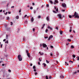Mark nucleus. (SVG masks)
Wrapping results in <instances>:
<instances>
[{"mask_svg":"<svg viewBox=\"0 0 79 79\" xmlns=\"http://www.w3.org/2000/svg\"><path fill=\"white\" fill-rule=\"evenodd\" d=\"M74 16H75L74 18L75 19H76V18H77V19H79V16L78 15V14L76 13V11L74 13V15L72 16H71V15H69V18H72V17H73Z\"/></svg>","mask_w":79,"mask_h":79,"instance_id":"1","label":"nucleus"},{"mask_svg":"<svg viewBox=\"0 0 79 79\" xmlns=\"http://www.w3.org/2000/svg\"><path fill=\"white\" fill-rule=\"evenodd\" d=\"M18 59L19 60V61H21L22 60V57L20 55H18Z\"/></svg>","mask_w":79,"mask_h":79,"instance_id":"2","label":"nucleus"},{"mask_svg":"<svg viewBox=\"0 0 79 79\" xmlns=\"http://www.w3.org/2000/svg\"><path fill=\"white\" fill-rule=\"evenodd\" d=\"M77 73H78L77 72L75 71L74 72H73V73L72 74V75L73 76H75L77 75Z\"/></svg>","mask_w":79,"mask_h":79,"instance_id":"3","label":"nucleus"},{"mask_svg":"<svg viewBox=\"0 0 79 79\" xmlns=\"http://www.w3.org/2000/svg\"><path fill=\"white\" fill-rule=\"evenodd\" d=\"M42 46L44 48H46L47 47V45L44 43H43L42 44Z\"/></svg>","mask_w":79,"mask_h":79,"instance_id":"4","label":"nucleus"},{"mask_svg":"<svg viewBox=\"0 0 79 79\" xmlns=\"http://www.w3.org/2000/svg\"><path fill=\"white\" fill-rule=\"evenodd\" d=\"M53 37L52 35H51L49 36V38H48V40H49L51 39Z\"/></svg>","mask_w":79,"mask_h":79,"instance_id":"5","label":"nucleus"},{"mask_svg":"<svg viewBox=\"0 0 79 79\" xmlns=\"http://www.w3.org/2000/svg\"><path fill=\"white\" fill-rule=\"evenodd\" d=\"M57 16H58L59 17V18L60 19H62V15L61 14H58L57 15Z\"/></svg>","mask_w":79,"mask_h":79,"instance_id":"6","label":"nucleus"},{"mask_svg":"<svg viewBox=\"0 0 79 79\" xmlns=\"http://www.w3.org/2000/svg\"><path fill=\"white\" fill-rule=\"evenodd\" d=\"M61 6H62V7L64 8L66 7V5L65 4H61Z\"/></svg>","mask_w":79,"mask_h":79,"instance_id":"7","label":"nucleus"},{"mask_svg":"<svg viewBox=\"0 0 79 79\" xmlns=\"http://www.w3.org/2000/svg\"><path fill=\"white\" fill-rule=\"evenodd\" d=\"M48 29H50L51 30H52V27H50V26H48V27H47Z\"/></svg>","mask_w":79,"mask_h":79,"instance_id":"8","label":"nucleus"},{"mask_svg":"<svg viewBox=\"0 0 79 79\" xmlns=\"http://www.w3.org/2000/svg\"><path fill=\"white\" fill-rule=\"evenodd\" d=\"M60 78H61L63 79V78H64V77L63 75H61L60 76Z\"/></svg>","mask_w":79,"mask_h":79,"instance_id":"9","label":"nucleus"},{"mask_svg":"<svg viewBox=\"0 0 79 79\" xmlns=\"http://www.w3.org/2000/svg\"><path fill=\"white\" fill-rule=\"evenodd\" d=\"M27 56H28V57L30 58V53H27Z\"/></svg>","mask_w":79,"mask_h":79,"instance_id":"10","label":"nucleus"},{"mask_svg":"<svg viewBox=\"0 0 79 79\" xmlns=\"http://www.w3.org/2000/svg\"><path fill=\"white\" fill-rule=\"evenodd\" d=\"M34 18L33 17H32L31 18V23H33V22L34 21Z\"/></svg>","mask_w":79,"mask_h":79,"instance_id":"11","label":"nucleus"},{"mask_svg":"<svg viewBox=\"0 0 79 79\" xmlns=\"http://www.w3.org/2000/svg\"><path fill=\"white\" fill-rule=\"evenodd\" d=\"M49 16H48L46 18V20H47V21H49Z\"/></svg>","mask_w":79,"mask_h":79,"instance_id":"12","label":"nucleus"},{"mask_svg":"<svg viewBox=\"0 0 79 79\" xmlns=\"http://www.w3.org/2000/svg\"><path fill=\"white\" fill-rule=\"evenodd\" d=\"M45 25V24H43V27H42V29H43L44 28Z\"/></svg>","mask_w":79,"mask_h":79,"instance_id":"13","label":"nucleus"},{"mask_svg":"<svg viewBox=\"0 0 79 79\" xmlns=\"http://www.w3.org/2000/svg\"><path fill=\"white\" fill-rule=\"evenodd\" d=\"M70 30L69 31V32H72V27H70Z\"/></svg>","mask_w":79,"mask_h":79,"instance_id":"14","label":"nucleus"},{"mask_svg":"<svg viewBox=\"0 0 79 79\" xmlns=\"http://www.w3.org/2000/svg\"><path fill=\"white\" fill-rule=\"evenodd\" d=\"M4 55L6 58H7V56H8V55H6V54H4Z\"/></svg>","mask_w":79,"mask_h":79,"instance_id":"15","label":"nucleus"},{"mask_svg":"<svg viewBox=\"0 0 79 79\" xmlns=\"http://www.w3.org/2000/svg\"><path fill=\"white\" fill-rule=\"evenodd\" d=\"M55 3H58V1L57 0H55Z\"/></svg>","mask_w":79,"mask_h":79,"instance_id":"16","label":"nucleus"},{"mask_svg":"<svg viewBox=\"0 0 79 79\" xmlns=\"http://www.w3.org/2000/svg\"><path fill=\"white\" fill-rule=\"evenodd\" d=\"M39 54H40V55H43L44 54L43 53H41V52H39Z\"/></svg>","mask_w":79,"mask_h":79,"instance_id":"17","label":"nucleus"},{"mask_svg":"<svg viewBox=\"0 0 79 79\" xmlns=\"http://www.w3.org/2000/svg\"><path fill=\"white\" fill-rule=\"evenodd\" d=\"M71 49L74 48V46H73V45L71 46Z\"/></svg>","mask_w":79,"mask_h":79,"instance_id":"18","label":"nucleus"},{"mask_svg":"<svg viewBox=\"0 0 79 79\" xmlns=\"http://www.w3.org/2000/svg\"><path fill=\"white\" fill-rule=\"evenodd\" d=\"M43 64H44V67H45L46 66V64L45 63H43Z\"/></svg>","mask_w":79,"mask_h":79,"instance_id":"19","label":"nucleus"},{"mask_svg":"<svg viewBox=\"0 0 79 79\" xmlns=\"http://www.w3.org/2000/svg\"><path fill=\"white\" fill-rule=\"evenodd\" d=\"M36 10H33V13H34V14H35V13H36Z\"/></svg>","mask_w":79,"mask_h":79,"instance_id":"20","label":"nucleus"},{"mask_svg":"<svg viewBox=\"0 0 79 79\" xmlns=\"http://www.w3.org/2000/svg\"><path fill=\"white\" fill-rule=\"evenodd\" d=\"M49 2H50V3L52 4H53V2H52V1H49Z\"/></svg>","mask_w":79,"mask_h":79,"instance_id":"21","label":"nucleus"},{"mask_svg":"<svg viewBox=\"0 0 79 79\" xmlns=\"http://www.w3.org/2000/svg\"><path fill=\"white\" fill-rule=\"evenodd\" d=\"M60 35H62L63 33V31H60Z\"/></svg>","mask_w":79,"mask_h":79,"instance_id":"22","label":"nucleus"},{"mask_svg":"<svg viewBox=\"0 0 79 79\" xmlns=\"http://www.w3.org/2000/svg\"><path fill=\"white\" fill-rule=\"evenodd\" d=\"M36 68V67H35V66H33V69H35Z\"/></svg>","mask_w":79,"mask_h":79,"instance_id":"23","label":"nucleus"},{"mask_svg":"<svg viewBox=\"0 0 79 79\" xmlns=\"http://www.w3.org/2000/svg\"><path fill=\"white\" fill-rule=\"evenodd\" d=\"M53 54V53L52 52L51 53V54H50V55L51 56H52V54Z\"/></svg>","mask_w":79,"mask_h":79,"instance_id":"24","label":"nucleus"},{"mask_svg":"<svg viewBox=\"0 0 79 79\" xmlns=\"http://www.w3.org/2000/svg\"><path fill=\"white\" fill-rule=\"evenodd\" d=\"M69 62L71 63H73V61L71 60L69 61Z\"/></svg>","mask_w":79,"mask_h":79,"instance_id":"25","label":"nucleus"},{"mask_svg":"<svg viewBox=\"0 0 79 79\" xmlns=\"http://www.w3.org/2000/svg\"><path fill=\"white\" fill-rule=\"evenodd\" d=\"M26 53H30L28 52V51L27 50H26Z\"/></svg>","mask_w":79,"mask_h":79,"instance_id":"26","label":"nucleus"},{"mask_svg":"<svg viewBox=\"0 0 79 79\" xmlns=\"http://www.w3.org/2000/svg\"><path fill=\"white\" fill-rule=\"evenodd\" d=\"M68 41H69V42H71V40L69 39H68Z\"/></svg>","mask_w":79,"mask_h":79,"instance_id":"27","label":"nucleus"},{"mask_svg":"<svg viewBox=\"0 0 79 79\" xmlns=\"http://www.w3.org/2000/svg\"><path fill=\"white\" fill-rule=\"evenodd\" d=\"M76 58H77V60L79 61V57H76Z\"/></svg>","mask_w":79,"mask_h":79,"instance_id":"28","label":"nucleus"},{"mask_svg":"<svg viewBox=\"0 0 79 79\" xmlns=\"http://www.w3.org/2000/svg\"><path fill=\"white\" fill-rule=\"evenodd\" d=\"M46 62L47 63H49V61H48L47 60H46Z\"/></svg>","mask_w":79,"mask_h":79,"instance_id":"29","label":"nucleus"},{"mask_svg":"<svg viewBox=\"0 0 79 79\" xmlns=\"http://www.w3.org/2000/svg\"><path fill=\"white\" fill-rule=\"evenodd\" d=\"M6 39H8V35H6Z\"/></svg>","mask_w":79,"mask_h":79,"instance_id":"30","label":"nucleus"},{"mask_svg":"<svg viewBox=\"0 0 79 79\" xmlns=\"http://www.w3.org/2000/svg\"><path fill=\"white\" fill-rule=\"evenodd\" d=\"M65 64H67V65H69L68 63L66 62H65Z\"/></svg>","mask_w":79,"mask_h":79,"instance_id":"31","label":"nucleus"},{"mask_svg":"<svg viewBox=\"0 0 79 79\" xmlns=\"http://www.w3.org/2000/svg\"><path fill=\"white\" fill-rule=\"evenodd\" d=\"M73 57L75 58V55H73Z\"/></svg>","mask_w":79,"mask_h":79,"instance_id":"32","label":"nucleus"},{"mask_svg":"<svg viewBox=\"0 0 79 79\" xmlns=\"http://www.w3.org/2000/svg\"><path fill=\"white\" fill-rule=\"evenodd\" d=\"M48 31V29H46V30H45V32H46V33H47V31Z\"/></svg>","mask_w":79,"mask_h":79,"instance_id":"33","label":"nucleus"},{"mask_svg":"<svg viewBox=\"0 0 79 79\" xmlns=\"http://www.w3.org/2000/svg\"><path fill=\"white\" fill-rule=\"evenodd\" d=\"M41 18V16H40V15H39V16H38V19H40Z\"/></svg>","mask_w":79,"mask_h":79,"instance_id":"34","label":"nucleus"},{"mask_svg":"<svg viewBox=\"0 0 79 79\" xmlns=\"http://www.w3.org/2000/svg\"><path fill=\"white\" fill-rule=\"evenodd\" d=\"M53 13H55V14L56 13H57L56 12L55 10H53Z\"/></svg>","mask_w":79,"mask_h":79,"instance_id":"35","label":"nucleus"},{"mask_svg":"<svg viewBox=\"0 0 79 79\" xmlns=\"http://www.w3.org/2000/svg\"><path fill=\"white\" fill-rule=\"evenodd\" d=\"M45 77H46V79H48V77L47 76H46Z\"/></svg>","mask_w":79,"mask_h":79,"instance_id":"36","label":"nucleus"},{"mask_svg":"<svg viewBox=\"0 0 79 79\" xmlns=\"http://www.w3.org/2000/svg\"><path fill=\"white\" fill-rule=\"evenodd\" d=\"M5 43H6V44L7 43V44H8V40H7L5 42Z\"/></svg>","mask_w":79,"mask_h":79,"instance_id":"37","label":"nucleus"},{"mask_svg":"<svg viewBox=\"0 0 79 79\" xmlns=\"http://www.w3.org/2000/svg\"><path fill=\"white\" fill-rule=\"evenodd\" d=\"M19 18V16H16V19H18V18Z\"/></svg>","mask_w":79,"mask_h":79,"instance_id":"38","label":"nucleus"},{"mask_svg":"<svg viewBox=\"0 0 79 79\" xmlns=\"http://www.w3.org/2000/svg\"><path fill=\"white\" fill-rule=\"evenodd\" d=\"M56 11L57 12L58 11V9L57 8V9H56Z\"/></svg>","mask_w":79,"mask_h":79,"instance_id":"39","label":"nucleus"},{"mask_svg":"<svg viewBox=\"0 0 79 79\" xmlns=\"http://www.w3.org/2000/svg\"><path fill=\"white\" fill-rule=\"evenodd\" d=\"M37 74V73L36 72L35 73V75L36 76Z\"/></svg>","mask_w":79,"mask_h":79,"instance_id":"40","label":"nucleus"},{"mask_svg":"<svg viewBox=\"0 0 79 79\" xmlns=\"http://www.w3.org/2000/svg\"><path fill=\"white\" fill-rule=\"evenodd\" d=\"M55 29H56L57 30H58V27H57L56 28H55Z\"/></svg>","mask_w":79,"mask_h":79,"instance_id":"41","label":"nucleus"},{"mask_svg":"<svg viewBox=\"0 0 79 79\" xmlns=\"http://www.w3.org/2000/svg\"><path fill=\"white\" fill-rule=\"evenodd\" d=\"M49 6V4H47V5H46V7H48Z\"/></svg>","mask_w":79,"mask_h":79,"instance_id":"42","label":"nucleus"},{"mask_svg":"<svg viewBox=\"0 0 79 79\" xmlns=\"http://www.w3.org/2000/svg\"><path fill=\"white\" fill-rule=\"evenodd\" d=\"M40 47L42 46V44H40Z\"/></svg>","mask_w":79,"mask_h":79,"instance_id":"43","label":"nucleus"},{"mask_svg":"<svg viewBox=\"0 0 79 79\" xmlns=\"http://www.w3.org/2000/svg\"><path fill=\"white\" fill-rule=\"evenodd\" d=\"M33 9V7H30V9L31 10H32V9Z\"/></svg>","mask_w":79,"mask_h":79,"instance_id":"44","label":"nucleus"},{"mask_svg":"<svg viewBox=\"0 0 79 79\" xmlns=\"http://www.w3.org/2000/svg\"><path fill=\"white\" fill-rule=\"evenodd\" d=\"M33 32H35V28L33 29Z\"/></svg>","mask_w":79,"mask_h":79,"instance_id":"45","label":"nucleus"},{"mask_svg":"<svg viewBox=\"0 0 79 79\" xmlns=\"http://www.w3.org/2000/svg\"><path fill=\"white\" fill-rule=\"evenodd\" d=\"M39 61H40V62L41 61V59L40 58H39Z\"/></svg>","mask_w":79,"mask_h":79,"instance_id":"46","label":"nucleus"},{"mask_svg":"<svg viewBox=\"0 0 79 79\" xmlns=\"http://www.w3.org/2000/svg\"><path fill=\"white\" fill-rule=\"evenodd\" d=\"M9 17H7V19L8 20H9Z\"/></svg>","mask_w":79,"mask_h":79,"instance_id":"47","label":"nucleus"},{"mask_svg":"<svg viewBox=\"0 0 79 79\" xmlns=\"http://www.w3.org/2000/svg\"><path fill=\"white\" fill-rule=\"evenodd\" d=\"M48 38V36L44 37V38H45V39H47V38Z\"/></svg>","mask_w":79,"mask_h":79,"instance_id":"48","label":"nucleus"},{"mask_svg":"<svg viewBox=\"0 0 79 79\" xmlns=\"http://www.w3.org/2000/svg\"><path fill=\"white\" fill-rule=\"evenodd\" d=\"M38 64H39V65H40V62H38Z\"/></svg>","mask_w":79,"mask_h":79,"instance_id":"49","label":"nucleus"},{"mask_svg":"<svg viewBox=\"0 0 79 79\" xmlns=\"http://www.w3.org/2000/svg\"><path fill=\"white\" fill-rule=\"evenodd\" d=\"M33 65V64H30V66H32Z\"/></svg>","mask_w":79,"mask_h":79,"instance_id":"50","label":"nucleus"},{"mask_svg":"<svg viewBox=\"0 0 79 79\" xmlns=\"http://www.w3.org/2000/svg\"><path fill=\"white\" fill-rule=\"evenodd\" d=\"M51 78H52V77L51 76L49 77V79H51Z\"/></svg>","mask_w":79,"mask_h":79,"instance_id":"51","label":"nucleus"},{"mask_svg":"<svg viewBox=\"0 0 79 79\" xmlns=\"http://www.w3.org/2000/svg\"><path fill=\"white\" fill-rule=\"evenodd\" d=\"M50 47H51V48H53V46H51Z\"/></svg>","mask_w":79,"mask_h":79,"instance_id":"52","label":"nucleus"},{"mask_svg":"<svg viewBox=\"0 0 79 79\" xmlns=\"http://www.w3.org/2000/svg\"><path fill=\"white\" fill-rule=\"evenodd\" d=\"M7 12H6V13H5V14L6 15H7Z\"/></svg>","mask_w":79,"mask_h":79,"instance_id":"53","label":"nucleus"},{"mask_svg":"<svg viewBox=\"0 0 79 79\" xmlns=\"http://www.w3.org/2000/svg\"><path fill=\"white\" fill-rule=\"evenodd\" d=\"M21 12V10H19V13H20Z\"/></svg>","mask_w":79,"mask_h":79,"instance_id":"54","label":"nucleus"},{"mask_svg":"<svg viewBox=\"0 0 79 79\" xmlns=\"http://www.w3.org/2000/svg\"><path fill=\"white\" fill-rule=\"evenodd\" d=\"M2 66H5V64H2Z\"/></svg>","mask_w":79,"mask_h":79,"instance_id":"55","label":"nucleus"},{"mask_svg":"<svg viewBox=\"0 0 79 79\" xmlns=\"http://www.w3.org/2000/svg\"><path fill=\"white\" fill-rule=\"evenodd\" d=\"M33 71H35V72H36V70L35 69H34V70H33Z\"/></svg>","mask_w":79,"mask_h":79,"instance_id":"56","label":"nucleus"},{"mask_svg":"<svg viewBox=\"0 0 79 79\" xmlns=\"http://www.w3.org/2000/svg\"><path fill=\"white\" fill-rule=\"evenodd\" d=\"M14 8V6H13L12 7H11V8Z\"/></svg>","mask_w":79,"mask_h":79,"instance_id":"57","label":"nucleus"},{"mask_svg":"<svg viewBox=\"0 0 79 79\" xmlns=\"http://www.w3.org/2000/svg\"><path fill=\"white\" fill-rule=\"evenodd\" d=\"M27 16V15H25V16H24V18H26V17Z\"/></svg>","mask_w":79,"mask_h":79,"instance_id":"58","label":"nucleus"},{"mask_svg":"<svg viewBox=\"0 0 79 79\" xmlns=\"http://www.w3.org/2000/svg\"><path fill=\"white\" fill-rule=\"evenodd\" d=\"M11 25H13V23L11 22Z\"/></svg>","mask_w":79,"mask_h":79,"instance_id":"59","label":"nucleus"},{"mask_svg":"<svg viewBox=\"0 0 79 79\" xmlns=\"http://www.w3.org/2000/svg\"><path fill=\"white\" fill-rule=\"evenodd\" d=\"M56 7H54V10H56Z\"/></svg>","mask_w":79,"mask_h":79,"instance_id":"60","label":"nucleus"},{"mask_svg":"<svg viewBox=\"0 0 79 79\" xmlns=\"http://www.w3.org/2000/svg\"><path fill=\"white\" fill-rule=\"evenodd\" d=\"M2 10H1L0 11V12H2Z\"/></svg>","mask_w":79,"mask_h":79,"instance_id":"61","label":"nucleus"},{"mask_svg":"<svg viewBox=\"0 0 79 79\" xmlns=\"http://www.w3.org/2000/svg\"><path fill=\"white\" fill-rule=\"evenodd\" d=\"M9 72H11V71L10 70H8Z\"/></svg>","mask_w":79,"mask_h":79,"instance_id":"62","label":"nucleus"},{"mask_svg":"<svg viewBox=\"0 0 79 79\" xmlns=\"http://www.w3.org/2000/svg\"><path fill=\"white\" fill-rule=\"evenodd\" d=\"M77 73H79V70H77Z\"/></svg>","mask_w":79,"mask_h":79,"instance_id":"63","label":"nucleus"},{"mask_svg":"<svg viewBox=\"0 0 79 79\" xmlns=\"http://www.w3.org/2000/svg\"><path fill=\"white\" fill-rule=\"evenodd\" d=\"M6 39H4V40H3V41H6Z\"/></svg>","mask_w":79,"mask_h":79,"instance_id":"64","label":"nucleus"}]
</instances>
